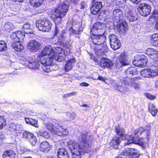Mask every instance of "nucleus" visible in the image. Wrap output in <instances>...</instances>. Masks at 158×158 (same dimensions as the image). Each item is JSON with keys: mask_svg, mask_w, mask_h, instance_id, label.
Wrapping results in <instances>:
<instances>
[{"mask_svg": "<svg viewBox=\"0 0 158 158\" xmlns=\"http://www.w3.org/2000/svg\"><path fill=\"white\" fill-rule=\"evenodd\" d=\"M132 153V156L136 158H138L140 156V155L139 152L136 149L134 148Z\"/></svg>", "mask_w": 158, "mask_h": 158, "instance_id": "obj_43", "label": "nucleus"}, {"mask_svg": "<svg viewBox=\"0 0 158 158\" xmlns=\"http://www.w3.org/2000/svg\"><path fill=\"white\" fill-rule=\"evenodd\" d=\"M19 60H23L24 61L26 60V58L24 56H21L20 55L19 56Z\"/></svg>", "mask_w": 158, "mask_h": 158, "instance_id": "obj_60", "label": "nucleus"}, {"mask_svg": "<svg viewBox=\"0 0 158 158\" xmlns=\"http://www.w3.org/2000/svg\"><path fill=\"white\" fill-rule=\"evenodd\" d=\"M14 42H13L11 46L15 51L20 52L24 48V47L21 41H14Z\"/></svg>", "mask_w": 158, "mask_h": 158, "instance_id": "obj_25", "label": "nucleus"}, {"mask_svg": "<svg viewBox=\"0 0 158 158\" xmlns=\"http://www.w3.org/2000/svg\"><path fill=\"white\" fill-rule=\"evenodd\" d=\"M157 22L155 23V28L156 30H158V21H157Z\"/></svg>", "mask_w": 158, "mask_h": 158, "instance_id": "obj_63", "label": "nucleus"}, {"mask_svg": "<svg viewBox=\"0 0 158 158\" xmlns=\"http://www.w3.org/2000/svg\"><path fill=\"white\" fill-rule=\"evenodd\" d=\"M79 0H70L71 2L74 5H77Z\"/></svg>", "mask_w": 158, "mask_h": 158, "instance_id": "obj_59", "label": "nucleus"}, {"mask_svg": "<svg viewBox=\"0 0 158 158\" xmlns=\"http://www.w3.org/2000/svg\"><path fill=\"white\" fill-rule=\"evenodd\" d=\"M29 125L33 126L35 127H37V121L36 120L31 118Z\"/></svg>", "mask_w": 158, "mask_h": 158, "instance_id": "obj_45", "label": "nucleus"}, {"mask_svg": "<svg viewBox=\"0 0 158 158\" xmlns=\"http://www.w3.org/2000/svg\"><path fill=\"white\" fill-rule=\"evenodd\" d=\"M36 26L39 30L43 32H48L51 29L52 23L48 19L44 18L37 21Z\"/></svg>", "mask_w": 158, "mask_h": 158, "instance_id": "obj_5", "label": "nucleus"}, {"mask_svg": "<svg viewBox=\"0 0 158 158\" xmlns=\"http://www.w3.org/2000/svg\"><path fill=\"white\" fill-rule=\"evenodd\" d=\"M127 75H131V77L134 75H137L138 71L135 68L131 67L128 68L126 72Z\"/></svg>", "mask_w": 158, "mask_h": 158, "instance_id": "obj_37", "label": "nucleus"}, {"mask_svg": "<svg viewBox=\"0 0 158 158\" xmlns=\"http://www.w3.org/2000/svg\"><path fill=\"white\" fill-rule=\"evenodd\" d=\"M148 62L147 57L143 54H138L134 57L132 63L135 66L143 67L146 66Z\"/></svg>", "mask_w": 158, "mask_h": 158, "instance_id": "obj_6", "label": "nucleus"}, {"mask_svg": "<svg viewBox=\"0 0 158 158\" xmlns=\"http://www.w3.org/2000/svg\"><path fill=\"white\" fill-rule=\"evenodd\" d=\"M54 51L52 47L50 45L45 46L37 56H48L59 55Z\"/></svg>", "mask_w": 158, "mask_h": 158, "instance_id": "obj_8", "label": "nucleus"}, {"mask_svg": "<svg viewBox=\"0 0 158 158\" xmlns=\"http://www.w3.org/2000/svg\"><path fill=\"white\" fill-rule=\"evenodd\" d=\"M131 2L135 4H138L142 0H130Z\"/></svg>", "mask_w": 158, "mask_h": 158, "instance_id": "obj_53", "label": "nucleus"}, {"mask_svg": "<svg viewBox=\"0 0 158 158\" xmlns=\"http://www.w3.org/2000/svg\"><path fill=\"white\" fill-rule=\"evenodd\" d=\"M104 25V23L100 22H97L95 23L91 29V33H99V32L98 31L99 30H102L103 32V31H105L104 28H103Z\"/></svg>", "mask_w": 158, "mask_h": 158, "instance_id": "obj_21", "label": "nucleus"}, {"mask_svg": "<svg viewBox=\"0 0 158 158\" xmlns=\"http://www.w3.org/2000/svg\"><path fill=\"white\" fill-rule=\"evenodd\" d=\"M141 79L142 77L140 76H138L129 79L127 82L125 83L128 85H131L135 89H139L140 88V85L136 82Z\"/></svg>", "mask_w": 158, "mask_h": 158, "instance_id": "obj_15", "label": "nucleus"}, {"mask_svg": "<svg viewBox=\"0 0 158 158\" xmlns=\"http://www.w3.org/2000/svg\"><path fill=\"white\" fill-rule=\"evenodd\" d=\"M148 110L153 116H155L158 112V110L156 108L155 105L153 104H150L149 105Z\"/></svg>", "mask_w": 158, "mask_h": 158, "instance_id": "obj_36", "label": "nucleus"}, {"mask_svg": "<svg viewBox=\"0 0 158 158\" xmlns=\"http://www.w3.org/2000/svg\"><path fill=\"white\" fill-rule=\"evenodd\" d=\"M6 121L3 115H0V130L2 129L6 125Z\"/></svg>", "mask_w": 158, "mask_h": 158, "instance_id": "obj_40", "label": "nucleus"}, {"mask_svg": "<svg viewBox=\"0 0 158 158\" xmlns=\"http://www.w3.org/2000/svg\"><path fill=\"white\" fill-rule=\"evenodd\" d=\"M114 158H130V157L127 149H125Z\"/></svg>", "mask_w": 158, "mask_h": 158, "instance_id": "obj_41", "label": "nucleus"}, {"mask_svg": "<svg viewBox=\"0 0 158 158\" xmlns=\"http://www.w3.org/2000/svg\"><path fill=\"white\" fill-rule=\"evenodd\" d=\"M69 60H68V62L66 64L65 66L64 67V70L66 72H68L69 71Z\"/></svg>", "mask_w": 158, "mask_h": 158, "instance_id": "obj_52", "label": "nucleus"}, {"mask_svg": "<svg viewBox=\"0 0 158 158\" xmlns=\"http://www.w3.org/2000/svg\"><path fill=\"white\" fill-rule=\"evenodd\" d=\"M23 28L24 30H31V31H27L25 32L27 34L31 35V37L34 36L35 35L34 31H33V29L31 28V26L29 24L26 23L23 24Z\"/></svg>", "mask_w": 158, "mask_h": 158, "instance_id": "obj_35", "label": "nucleus"}, {"mask_svg": "<svg viewBox=\"0 0 158 158\" xmlns=\"http://www.w3.org/2000/svg\"><path fill=\"white\" fill-rule=\"evenodd\" d=\"M45 126L52 134H56L58 136H62L64 135V134L59 128L54 127V125L51 123H46Z\"/></svg>", "mask_w": 158, "mask_h": 158, "instance_id": "obj_10", "label": "nucleus"}, {"mask_svg": "<svg viewBox=\"0 0 158 158\" xmlns=\"http://www.w3.org/2000/svg\"><path fill=\"white\" fill-rule=\"evenodd\" d=\"M134 143L141 146L144 148H146V145L144 141V139L143 137H138L137 138L131 140V141L127 143V144Z\"/></svg>", "mask_w": 158, "mask_h": 158, "instance_id": "obj_22", "label": "nucleus"}, {"mask_svg": "<svg viewBox=\"0 0 158 158\" xmlns=\"http://www.w3.org/2000/svg\"><path fill=\"white\" fill-rule=\"evenodd\" d=\"M89 84L86 82H82L80 83V85L83 86H88Z\"/></svg>", "mask_w": 158, "mask_h": 158, "instance_id": "obj_56", "label": "nucleus"}, {"mask_svg": "<svg viewBox=\"0 0 158 158\" xmlns=\"http://www.w3.org/2000/svg\"><path fill=\"white\" fill-rule=\"evenodd\" d=\"M137 10L142 16H146L151 13V7L148 4L145 3H141L139 5Z\"/></svg>", "mask_w": 158, "mask_h": 158, "instance_id": "obj_7", "label": "nucleus"}, {"mask_svg": "<svg viewBox=\"0 0 158 158\" xmlns=\"http://www.w3.org/2000/svg\"><path fill=\"white\" fill-rule=\"evenodd\" d=\"M44 0H29L31 5L35 7H37L41 6L44 3Z\"/></svg>", "mask_w": 158, "mask_h": 158, "instance_id": "obj_33", "label": "nucleus"}, {"mask_svg": "<svg viewBox=\"0 0 158 158\" xmlns=\"http://www.w3.org/2000/svg\"><path fill=\"white\" fill-rule=\"evenodd\" d=\"M39 133L40 135L45 137L48 135V133L46 131L41 130L39 131Z\"/></svg>", "mask_w": 158, "mask_h": 158, "instance_id": "obj_47", "label": "nucleus"}, {"mask_svg": "<svg viewBox=\"0 0 158 158\" xmlns=\"http://www.w3.org/2000/svg\"><path fill=\"white\" fill-rule=\"evenodd\" d=\"M144 131V128L142 127H140L134 130L132 133L127 139V143L138 137H139V136L141 135Z\"/></svg>", "mask_w": 158, "mask_h": 158, "instance_id": "obj_12", "label": "nucleus"}, {"mask_svg": "<svg viewBox=\"0 0 158 158\" xmlns=\"http://www.w3.org/2000/svg\"><path fill=\"white\" fill-rule=\"evenodd\" d=\"M76 61L75 59L74 58H73L71 59H70V66H71V68L74 65V64Z\"/></svg>", "mask_w": 158, "mask_h": 158, "instance_id": "obj_50", "label": "nucleus"}, {"mask_svg": "<svg viewBox=\"0 0 158 158\" xmlns=\"http://www.w3.org/2000/svg\"><path fill=\"white\" fill-rule=\"evenodd\" d=\"M69 96V94H67L64 95L63 97L64 98H68Z\"/></svg>", "mask_w": 158, "mask_h": 158, "instance_id": "obj_64", "label": "nucleus"}, {"mask_svg": "<svg viewBox=\"0 0 158 158\" xmlns=\"http://www.w3.org/2000/svg\"><path fill=\"white\" fill-rule=\"evenodd\" d=\"M41 46L40 43L35 40H31L27 44V48L30 51L35 52L39 50Z\"/></svg>", "mask_w": 158, "mask_h": 158, "instance_id": "obj_14", "label": "nucleus"}, {"mask_svg": "<svg viewBox=\"0 0 158 158\" xmlns=\"http://www.w3.org/2000/svg\"><path fill=\"white\" fill-rule=\"evenodd\" d=\"M109 38L111 47L113 50H116L120 47L121 45L120 41L115 35L111 34Z\"/></svg>", "mask_w": 158, "mask_h": 158, "instance_id": "obj_9", "label": "nucleus"}, {"mask_svg": "<svg viewBox=\"0 0 158 158\" xmlns=\"http://www.w3.org/2000/svg\"><path fill=\"white\" fill-rule=\"evenodd\" d=\"M10 23L9 22H8L5 25V27H6V29H11V27H9V26H10Z\"/></svg>", "mask_w": 158, "mask_h": 158, "instance_id": "obj_62", "label": "nucleus"}, {"mask_svg": "<svg viewBox=\"0 0 158 158\" xmlns=\"http://www.w3.org/2000/svg\"><path fill=\"white\" fill-rule=\"evenodd\" d=\"M23 137L24 138L28 139L29 141L32 144L36 143V139L32 133L25 131L23 133Z\"/></svg>", "mask_w": 158, "mask_h": 158, "instance_id": "obj_24", "label": "nucleus"}, {"mask_svg": "<svg viewBox=\"0 0 158 158\" xmlns=\"http://www.w3.org/2000/svg\"><path fill=\"white\" fill-rule=\"evenodd\" d=\"M70 31H72L71 33H72V34H80V33H79L80 31H78V33H77V31H76L75 30H74L73 29L72 27L70 28Z\"/></svg>", "mask_w": 158, "mask_h": 158, "instance_id": "obj_54", "label": "nucleus"}, {"mask_svg": "<svg viewBox=\"0 0 158 158\" xmlns=\"http://www.w3.org/2000/svg\"><path fill=\"white\" fill-rule=\"evenodd\" d=\"M57 156V158H69L67 152L63 148H60L58 149Z\"/></svg>", "mask_w": 158, "mask_h": 158, "instance_id": "obj_29", "label": "nucleus"}, {"mask_svg": "<svg viewBox=\"0 0 158 158\" xmlns=\"http://www.w3.org/2000/svg\"><path fill=\"white\" fill-rule=\"evenodd\" d=\"M25 32L21 31L13 33L10 36L13 41H20L23 40L25 36Z\"/></svg>", "mask_w": 158, "mask_h": 158, "instance_id": "obj_18", "label": "nucleus"}, {"mask_svg": "<svg viewBox=\"0 0 158 158\" xmlns=\"http://www.w3.org/2000/svg\"><path fill=\"white\" fill-rule=\"evenodd\" d=\"M15 152L12 150H6L3 154V158H15Z\"/></svg>", "mask_w": 158, "mask_h": 158, "instance_id": "obj_28", "label": "nucleus"}, {"mask_svg": "<svg viewBox=\"0 0 158 158\" xmlns=\"http://www.w3.org/2000/svg\"><path fill=\"white\" fill-rule=\"evenodd\" d=\"M86 135L81 133L80 144L77 142L70 140V150L72 158H81L83 152L88 153L91 151L92 140L87 139Z\"/></svg>", "mask_w": 158, "mask_h": 158, "instance_id": "obj_1", "label": "nucleus"}, {"mask_svg": "<svg viewBox=\"0 0 158 158\" xmlns=\"http://www.w3.org/2000/svg\"><path fill=\"white\" fill-rule=\"evenodd\" d=\"M9 129L12 134L14 135H17L19 133L18 127L14 123L10 124Z\"/></svg>", "mask_w": 158, "mask_h": 158, "instance_id": "obj_26", "label": "nucleus"}, {"mask_svg": "<svg viewBox=\"0 0 158 158\" xmlns=\"http://www.w3.org/2000/svg\"><path fill=\"white\" fill-rule=\"evenodd\" d=\"M69 0H65L63 3L60 5L52 12L51 16L56 24H58L61 22L62 18L65 15V13L68 11Z\"/></svg>", "mask_w": 158, "mask_h": 158, "instance_id": "obj_2", "label": "nucleus"}, {"mask_svg": "<svg viewBox=\"0 0 158 158\" xmlns=\"http://www.w3.org/2000/svg\"><path fill=\"white\" fill-rule=\"evenodd\" d=\"M150 41L153 46L158 47V33H154L152 35Z\"/></svg>", "mask_w": 158, "mask_h": 158, "instance_id": "obj_31", "label": "nucleus"}, {"mask_svg": "<svg viewBox=\"0 0 158 158\" xmlns=\"http://www.w3.org/2000/svg\"><path fill=\"white\" fill-rule=\"evenodd\" d=\"M40 151L45 152H47L52 149V146L47 141H44L40 144Z\"/></svg>", "mask_w": 158, "mask_h": 158, "instance_id": "obj_23", "label": "nucleus"}, {"mask_svg": "<svg viewBox=\"0 0 158 158\" xmlns=\"http://www.w3.org/2000/svg\"><path fill=\"white\" fill-rule=\"evenodd\" d=\"M31 118H25V121L27 123L29 124L30 123L31 120Z\"/></svg>", "mask_w": 158, "mask_h": 158, "instance_id": "obj_58", "label": "nucleus"}, {"mask_svg": "<svg viewBox=\"0 0 158 158\" xmlns=\"http://www.w3.org/2000/svg\"><path fill=\"white\" fill-rule=\"evenodd\" d=\"M105 31H103L102 34L98 35L92 33L91 38L93 43L95 45L94 47V51L98 52L100 50H105L106 45L104 44L106 40V36L105 35Z\"/></svg>", "mask_w": 158, "mask_h": 158, "instance_id": "obj_3", "label": "nucleus"}, {"mask_svg": "<svg viewBox=\"0 0 158 158\" xmlns=\"http://www.w3.org/2000/svg\"><path fill=\"white\" fill-rule=\"evenodd\" d=\"M152 19L155 21H158V10L155 9L153 11L149 20L152 21Z\"/></svg>", "mask_w": 158, "mask_h": 158, "instance_id": "obj_39", "label": "nucleus"}, {"mask_svg": "<svg viewBox=\"0 0 158 158\" xmlns=\"http://www.w3.org/2000/svg\"><path fill=\"white\" fill-rule=\"evenodd\" d=\"M145 129L144 130V131H151V126L149 125H146L145 126Z\"/></svg>", "mask_w": 158, "mask_h": 158, "instance_id": "obj_51", "label": "nucleus"}, {"mask_svg": "<svg viewBox=\"0 0 158 158\" xmlns=\"http://www.w3.org/2000/svg\"><path fill=\"white\" fill-rule=\"evenodd\" d=\"M117 30L122 35H123L127 32L128 30V27L126 22L122 21L117 25Z\"/></svg>", "mask_w": 158, "mask_h": 158, "instance_id": "obj_19", "label": "nucleus"}, {"mask_svg": "<svg viewBox=\"0 0 158 158\" xmlns=\"http://www.w3.org/2000/svg\"><path fill=\"white\" fill-rule=\"evenodd\" d=\"M126 2V0H116L115 4L116 6H120Z\"/></svg>", "mask_w": 158, "mask_h": 158, "instance_id": "obj_44", "label": "nucleus"}, {"mask_svg": "<svg viewBox=\"0 0 158 158\" xmlns=\"http://www.w3.org/2000/svg\"><path fill=\"white\" fill-rule=\"evenodd\" d=\"M116 134L118 135L122 140H126L128 137L127 135L125 132V130L119 125L115 126L114 128Z\"/></svg>", "mask_w": 158, "mask_h": 158, "instance_id": "obj_13", "label": "nucleus"}, {"mask_svg": "<svg viewBox=\"0 0 158 158\" xmlns=\"http://www.w3.org/2000/svg\"><path fill=\"white\" fill-rule=\"evenodd\" d=\"M7 47L6 43L3 40H0V51H5L6 50Z\"/></svg>", "mask_w": 158, "mask_h": 158, "instance_id": "obj_42", "label": "nucleus"}, {"mask_svg": "<svg viewBox=\"0 0 158 158\" xmlns=\"http://www.w3.org/2000/svg\"><path fill=\"white\" fill-rule=\"evenodd\" d=\"M37 59L44 66H48L52 64L54 59L58 62H60L64 60V58L62 56L56 55L42 57L37 56Z\"/></svg>", "mask_w": 158, "mask_h": 158, "instance_id": "obj_4", "label": "nucleus"}, {"mask_svg": "<svg viewBox=\"0 0 158 158\" xmlns=\"http://www.w3.org/2000/svg\"><path fill=\"white\" fill-rule=\"evenodd\" d=\"M28 66L30 69H39L40 64L36 60H35L33 62L29 61Z\"/></svg>", "mask_w": 158, "mask_h": 158, "instance_id": "obj_38", "label": "nucleus"}, {"mask_svg": "<svg viewBox=\"0 0 158 158\" xmlns=\"http://www.w3.org/2000/svg\"><path fill=\"white\" fill-rule=\"evenodd\" d=\"M112 16L115 22L119 23L123 18V12L119 9H115L113 11Z\"/></svg>", "mask_w": 158, "mask_h": 158, "instance_id": "obj_17", "label": "nucleus"}, {"mask_svg": "<svg viewBox=\"0 0 158 158\" xmlns=\"http://www.w3.org/2000/svg\"><path fill=\"white\" fill-rule=\"evenodd\" d=\"M124 15L127 20L129 22H133L135 21V17L133 13L130 9H128L125 10Z\"/></svg>", "mask_w": 158, "mask_h": 158, "instance_id": "obj_27", "label": "nucleus"}, {"mask_svg": "<svg viewBox=\"0 0 158 158\" xmlns=\"http://www.w3.org/2000/svg\"><path fill=\"white\" fill-rule=\"evenodd\" d=\"M145 53L149 56H156L158 57V51L152 48H148L146 51Z\"/></svg>", "mask_w": 158, "mask_h": 158, "instance_id": "obj_34", "label": "nucleus"}, {"mask_svg": "<svg viewBox=\"0 0 158 158\" xmlns=\"http://www.w3.org/2000/svg\"><path fill=\"white\" fill-rule=\"evenodd\" d=\"M90 58L91 59H92L95 62H97L98 61V59L96 58V57L94 56H91Z\"/></svg>", "mask_w": 158, "mask_h": 158, "instance_id": "obj_61", "label": "nucleus"}, {"mask_svg": "<svg viewBox=\"0 0 158 158\" xmlns=\"http://www.w3.org/2000/svg\"><path fill=\"white\" fill-rule=\"evenodd\" d=\"M121 140L119 137L114 135L112 138L109 143L110 146L114 149H118L121 142Z\"/></svg>", "mask_w": 158, "mask_h": 158, "instance_id": "obj_20", "label": "nucleus"}, {"mask_svg": "<svg viewBox=\"0 0 158 158\" xmlns=\"http://www.w3.org/2000/svg\"><path fill=\"white\" fill-rule=\"evenodd\" d=\"M133 149L134 148H129L127 149L130 158V156H132V152L133 151Z\"/></svg>", "mask_w": 158, "mask_h": 158, "instance_id": "obj_46", "label": "nucleus"}, {"mask_svg": "<svg viewBox=\"0 0 158 158\" xmlns=\"http://www.w3.org/2000/svg\"><path fill=\"white\" fill-rule=\"evenodd\" d=\"M127 57V55L125 52L121 53L119 60L122 65L125 66L128 64Z\"/></svg>", "mask_w": 158, "mask_h": 158, "instance_id": "obj_30", "label": "nucleus"}, {"mask_svg": "<svg viewBox=\"0 0 158 158\" xmlns=\"http://www.w3.org/2000/svg\"><path fill=\"white\" fill-rule=\"evenodd\" d=\"M151 131H146V137L148 140L150 139Z\"/></svg>", "mask_w": 158, "mask_h": 158, "instance_id": "obj_55", "label": "nucleus"}, {"mask_svg": "<svg viewBox=\"0 0 158 158\" xmlns=\"http://www.w3.org/2000/svg\"><path fill=\"white\" fill-rule=\"evenodd\" d=\"M147 97L148 98L151 100H153L155 98H156V97L155 96L149 94H147Z\"/></svg>", "mask_w": 158, "mask_h": 158, "instance_id": "obj_49", "label": "nucleus"}, {"mask_svg": "<svg viewBox=\"0 0 158 158\" xmlns=\"http://www.w3.org/2000/svg\"><path fill=\"white\" fill-rule=\"evenodd\" d=\"M102 6L101 2L92 3V6L90 9L91 13L94 15H97L100 12Z\"/></svg>", "mask_w": 158, "mask_h": 158, "instance_id": "obj_16", "label": "nucleus"}, {"mask_svg": "<svg viewBox=\"0 0 158 158\" xmlns=\"http://www.w3.org/2000/svg\"><path fill=\"white\" fill-rule=\"evenodd\" d=\"M99 65L103 69H110L113 66V63L111 60L106 57H103L100 60Z\"/></svg>", "mask_w": 158, "mask_h": 158, "instance_id": "obj_11", "label": "nucleus"}, {"mask_svg": "<svg viewBox=\"0 0 158 158\" xmlns=\"http://www.w3.org/2000/svg\"><path fill=\"white\" fill-rule=\"evenodd\" d=\"M94 80H99L103 82H105L106 80V79L104 77H102L101 76H99L97 78H94Z\"/></svg>", "mask_w": 158, "mask_h": 158, "instance_id": "obj_48", "label": "nucleus"}, {"mask_svg": "<svg viewBox=\"0 0 158 158\" xmlns=\"http://www.w3.org/2000/svg\"><path fill=\"white\" fill-rule=\"evenodd\" d=\"M59 32V30L58 29V28H57L56 26L55 30L54 31V35L55 36H56L57 34Z\"/></svg>", "mask_w": 158, "mask_h": 158, "instance_id": "obj_57", "label": "nucleus"}, {"mask_svg": "<svg viewBox=\"0 0 158 158\" xmlns=\"http://www.w3.org/2000/svg\"><path fill=\"white\" fill-rule=\"evenodd\" d=\"M152 73L151 70L149 69H143L140 72V74L145 77H150L152 76Z\"/></svg>", "mask_w": 158, "mask_h": 158, "instance_id": "obj_32", "label": "nucleus"}]
</instances>
